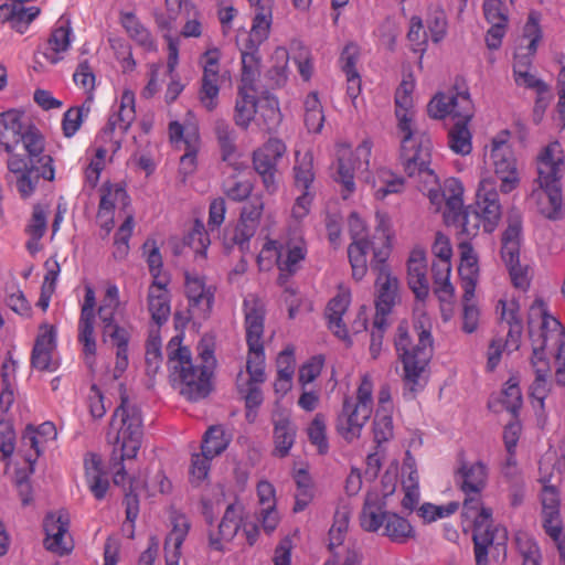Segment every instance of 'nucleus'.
<instances>
[{
	"label": "nucleus",
	"instance_id": "obj_51",
	"mask_svg": "<svg viewBox=\"0 0 565 565\" xmlns=\"http://www.w3.org/2000/svg\"><path fill=\"white\" fill-rule=\"evenodd\" d=\"M72 28L68 21H58L53 29L49 40V52L45 53L46 58L55 64L62 60L61 54L65 53L71 45Z\"/></svg>",
	"mask_w": 565,
	"mask_h": 565
},
{
	"label": "nucleus",
	"instance_id": "obj_35",
	"mask_svg": "<svg viewBox=\"0 0 565 565\" xmlns=\"http://www.w3.org/2000/svg\"><path fill=\"white\" fill-rule=\"evenodd\" d=\"M414 82L403 79L395 93V116L398 132L416 129L414 122L415 109L413 102Z\"/></svg>",
	"mask_w": 565,
	"mask_h": 565
},
{
	"label": "nucleus",
	"instance_id": "obj_59",
	"mask_svg": "<svg viewBox=\"0 0 565 565\" xmlns=\"http://www.w3.org/2000/svg\"><path fill=\"white\" fill-rule=\"evenodd\" d=\"M351 510L348 505L339 507L334 512L333 523L329 530V548L340 546L347 535L350 523Z\"/></svg>",
	"mask_w": 565,
	"mask_h": 565
},
{
	"label": "nucleus",
	"instance_id": "obj_39",
	"mask_svg": "<svg viewBox=\"0 0 565 565\" xmlns=\"http://www.w3.org/2000/svg\"><path fill=\"white\" fill-rule=\"evenodd\" d=\"M190 522L185 515L178 514L172 519V530L164 542L166 565H179L181 546L189 533Z\"/></svg>",
	"mask_w": 565,
	"mask_h": 565
},
{
	"label": "nucleus",
	"instance_id": "obj_19",
	"mask_svg": "<svg viewBox=\"0 0 565 565\" xmlns=\"http://www.w3.org/2000/svg\"><path fill=\"white\" fill-rule=\"evenodd\" d=\"M349 233L352 243L348 247V257L352 268V276L355 280H361L367 271L366 255L369 249L373 248V242L367 239L366 226L364 221L352 212L348 218Z\"/></svg>",
	"mask_w": 565,
	"mask_h": 565
},
{
	"label": "nucleus",
	"instance_id": "obj_62",
	"mask_svg": "<svg viewBox=\"0 0 565 565\" xmlns=\"http://www.w3.org/2000/svg\"><path fill=\"white\" fill-rule=\"evenodd\" d=\"M228 443L222 426H211L203 436L201 450L215 458L227 448Z\"/></svg>",
	"mask_w": 565,
	"mask_h": 565
},
{
	"label": "nucleus",
	"instance_id": "obj_3",
	"mask_svg": "<svg viewBox=\"0 0 565 565\" xmlns=\"http://www.w3.org/2000/svg\"><path fill=\"white\" fill-rule=\"evenodd\" d=\"M564 153L558 141L550 142L537 156V184L532 196L536 199L539 212L551 221L562 220L565 204L562 190V166Z\"/></svg>",
	"mask_w": 565,
	"mask_h": 565
},
{
	"label": "nucleus",
	"instance_id": "obj_30",
	"mask_svg": "<svg viewBox=\"0 0 565 565\" xmlns=\"http://www.w3.org/2000/svg\"><path fill=\"white\" fill-rule=\"evenodd\" d=\"M407 282L417 299L424 300L429 294L427 259L423 248H414L407 260Z\"/></svg>",
	"mask_w": 565,
	"mask_h": 565
},
{
	"label": "nucleus",
	"instance_id": "obj_43",
	"mask_svg": "<svg viewBox=\"0 0 565 565\" xmlns=\"http://www.w3.org/2000/svg\"><path fill=\"white\" fill-rule=\"evenodd\" d=\"M256 13L253 20L252 29L244 43L260 44L267 40L271 25V0H260L257 4H250Z\"/></svg>",
	"mask_w": 565,
	"mask_h": 565
},
{
	"label": "nucleus",
	"instance_id": "obj_22",
	"mask_svg": "<svg viewBox=\"0 0 565 565\" xmlns=\"http://www.w3.org/2000/svg\"><path fill=\"white\" fill-rule=\"evenodd\" d=\"M307 254V243L302 236H292L280 243L277 255V268L279 270L277 280L279 285H285L289 278L300 270Z\"/></svg>",
	"mask_w": 565,
	"mask_h": 565
},
{
	"label": "nucleus",
	"instance_id": "obj_57",
	"mask_svg": "<svg viewBox=\"0 0 565 565\" xmlns=\"http://www.w3.org/2000/svg\"><path fill=\"white\" fill-rule=\"evenodd\" d=\"M296 492H295V512L303 511L315 497L313 483L310 475L303 470H298L295 476Z\"/></svg>",
	"mask_w": 565,
	"mask_h": 565
},
{
	"label": "nucleus",
	"instance_id": "obj_34",
	"mask_svg": "<svg viewBox=\"0 0 565 565\" xmlns=\"http://www.w3.org/2000/svg\"><path fill=\"white\" fill-rule=\"evenodd\" d=\"M266 363H263L260 374L254 373V369L248 367L246 363V375L239 372L236 380V385L239 394L245 401L246 408H258L263 403V392L260 385L266 380L265 373Z\"/></svg>",
	"mask_w": 565,
	"mask_h": 565
},
{
	"label": "nucleus",
	"instance_id": "obj_58",
	"mask_svg": "<svg viewBox=\"0 0 565 565\" xmlns=\"http://www.w3.org/2000/svg\"><path fill=\"white\" fill-rule=\"evenodd\" d=\"M295 185L301 191H309L313 180V157L310 152L296 153V163L294 166Z\"/></svg>",
	"mask_w": 565,
	"mask_h": 565
},
{
	"label": "nucleus",
	"instance_id": "obj_48",
	"mask_svg": "<svg viewBox=\"0 0 565 565\" xmlns=\"http://www.w3.org/2000/svg\"><path fill=\"white\" fill-rule=\"evenodd\" d=\"M117 204H121L124 207L129 204V195L126 190L119 184H103L97 217L99 220L109 218L114 215Z\"/></svg>",
	"mask_w": 565,
	"mask_h": 565
},
{
	"label": "nucleus",
	"instance_id": "obj_26",
	"mask_svg": "<svg viewBox=\"0 0 565 565\" xmlns=\"http://www.w3.org/2000/svg\"><path fill=\"white\" fill-rule=\"evenodd\" d=\"M395 486L386 490L383 495L369 491L365 495L362 510L359 515V523L363 531L380 534L387 513L385 497L393 493Z\"/></svg>",
	"mask_w": 565,
	"mask_h": 565
},
{
	"label": "nucleus",
	"instance_id": "obj_61",
	"mask_svg": "<svg viewBox=\"0 0 565 565\" xmlns=\"http://www.w3.org/2000/svg\"><path fill=\"white\" fill-rule=\"evenodd\" d=\"M469 122H455L448 132L449 148L457 154L466 156L472 150L471 132L468 129Z\"/></svg>",
	"mask_w": 565,
	"mask_h": 565
},
{
	"label": "nucleus",
	"instance_id": "obj_11",
	"mask_svg": "<svg viewBox=\"0 0 565 565\" xmlns=\"http://www.w3.org/2000/svg\"><path fill=\"white\" fill-rule=\"evenodd\" d=\"M390 256L387 246L374 249V256L371 260V269L376 271L375 289V317L374 324L380 328L387 324L386 317L391 313L398 297V280L392 276L386 259Z\"/></svg>",
	"mask_w": 565,
	"mask_h": 565
},
{
	"label": "nucleus",
	"instance_id": "obj_6",
	"mask_svg": "<svg viewBox=\"0 0 565 565\" xmlns=\"http://www.w3.org/2000/svg\"><path fill=\"white\" fill-rule=\"evenodd\" d=\"M502 215L497 183L491 177L482 178L479 182L473 206H469L457 222L461 232L468 237L476 236L482 226L486 233H492Z\"/></svg>",
	"mask_w": 565,
	"mask_h": 565
},
{
	"label": "nucleus",
	"instance_id": "obj_21",
	"mask_svg": "<svg viewBox=\"0 0 565 565\" xmlns=\"http://www.w3.org/2000/svg\"><path fill=\"white\" fill-rule=\"evenodd\" d=\"M490 163L493 167L494 173L501 180L502 192L509 193L519 185L520 179L516 160L507 140L497 138L492 140Z\"/></svg>",
	"mask_w": 565,
	"mask_h": 565
},
{
	"label": "nucleus",
	"instance_id": "obj_8",
	"mask_svg": "<svg viewBox=\"0 0 565 565\" xmlns=\"http://www.w3.org/2000/svg\"><path fill=\"white\" fill-rule=\"evenodd\" d=\"M489 469L481 461H468L461 458L455 471V481L463 493L462 515L477 518L483 510H492L483 505L482 492L488 486Z\"/></svg>",
	"mask_w": 565,
	"mask_h": 565
},
{
	"label": "nucleus",
	"instance_id": "obj_12",
	"mask_svg": "<svg viewBox=\"0 0 565 565\" xmlns=\"http://www.w3.org/2000/svg\"><path fill=\"white\" fill-rule=\"evenodd\" d=\"M427 113L434 119L451 117L456 122H469L475 107L467 89L452 87L437 93L427 105Z\"/></svg>",
	"mask_w": 565,
	"mask_h": 565
},
{
	"label": "nucleus",
	"instance_id": "obj_29",
	"mask_svg": "<svg viewBox=\"0 0 565 565\" xmlns=\"http://www.w3.org/2000/svg\"><path fill=\"white\" fill-rule=\"evenodd\" d=\"M185 295L193 313L205 317L212 309L215 287L203 276L185 273Z\"/></svg>",
	"mask_w": 565,
	"mask_h": 565
},
{
	"label": "nucleus",
	"instance_id": "obj_37",
	"mask_svg": "<svg viewBox=\"0 0 565 565\" xmlns=\"http://www.w3.org/2000/svg\"><path fill=\"white\" fill-rule=\"evenodd\" d=\"M169 280L152 281L148 288V310L152 320L158 324H163L170 316V292L168 290Z\"/></svg>",
	"mask_w": 565,
	"mask_h": 565
},
{
	"label": "nucleus",
	"instance_id": "obj_60",
	"mask_svg": "<svg viewBox=\"0 0 565 565\" xmlns=\"http://www.w3.org/2000/svg\"><path fill=\"white\" fill-rule=\"evenodd\" d=\"M515 545L523 562L522 565H541V551L535 540L524 531L515 533Z\"/></svg>",
	"mask_w": 565,
	"mask_h": 565
},
{
	"label": "nucleus",
	"instance_id": "obj_20",
	"mask_svg": "<svg viewBox=\"0 0 565 565\" xmlns=\"http://www.w3.org/2000/svg\"><path fill=\"white\" fill-rule=\"evenodd\" d=\"M56 349V327L49 323L40 324L31 352V366L41 372H55L60 367Z\"/></svg>",
	"mask_w": 565,
	"mask_h": 565
},
{
	"label": "nucleus",
	"instance_id": "obj_1",
	"mask_svg": "<svg viewBox=\"0 0 565 565\" xmlns=\"http://www.w3.org/2000/svg\"><path fill=\"white\" fill-rule=\"evenodd\" d=\"M0 150L8 154L7 181L13 175L22 199L33 195L40 178L55 179L54 160L44 152L45 138L24 111L9 109L0 114Z\"/></svg>",
	"mask_w": 565,
	"mask_h": 565
},
{
	"label": "nucleus",
	"instance_id": "obj_56",
	"mask_svg": "<svg viewBox=\"0 0 565 565\" xmlns=\"http://www.w3.org/2000/svg\"><path fill=\"white\" fill-rule=\"evenodd\" d=\"M92 103L93 96H88L81 106L72 107L64 113L62 130L65 137L71 138L79 130L84 119L90 113Z\"/></svg>",
	"mask_w": 565,
	"mask_h": 565
},
{
	"label": "nucleus",
	"instance_id": "obj_28",
	"mask_svg": "<svg viewBox=\"0 0 565 565\" xmlns=\"http://www.w3.org/2000/svg\"><path fill=\"white\" fill-rule=\"evenodd\" d=\"M541 39L542 31L540 28V14L532 11L530 12L527 21L523 28L522 42H526V44H521L514 54L513 73L519 72L520 65H523L522 71L532 70L533 57L536 53Z\"/></svg>",
	"mask_w": 565,
	"mask_h": 565
},
{
	"label": "nucleus",
	"instance_id": "obj_13",
	"mask_svg": "<svg viewBox=\"0 0 565 565\" xmlns=\"http://www.w3.org/2000/svg\"><path fill=\"white\" fill-rule=\"evenodd\" d=\"M529 332L532 344L541 347H557L565 343V330L562 323L548 315L542 300H536L529 313Z\"/></svg>",
	"mask_w": 565,
	"mask_h": 565
},
{
	"label": "nucleus",
	"instance_id": "obj_32",
	"mask_svg": "<svg viewBox=\"0 0 565 565\" xmlns=\"http://www.w3.org/2000/svg\"><path fill=\"white\" fill-rule=\"evenodd\" d=\"M460 264L458 273L461 280V288L465 298H475L476 286L479 278V265L477 254L470 243L459 244Z\"/></svg>",
	"mask_w": 565,
	"mask_h": 565
},
{
	"label": "nucleus",
	"instance_id": "obj_52",
	"mask_svg": "<svg viewBox=\"0 0 565 565\" xmlns=\"http://www.w3.org/2000/svg\"><path fill=\"white\" fill-rule=\"evenodd\" d=\"M296 437V428L287 416L279 415L274 419L275 454L286 457L291 449Z\"/></svg>",
	"mask_w": 565,
	"mask_h": 565
},
{
	"label": "nucleus",
	"instance_id": "obj_54",
	"mask_svg": "<svg viewBox=\"0 0 565 565\" xmlns=\"http://www.w3.org/2000/svg\"><path fill=\"white\" fill-rule=\"evenodd\" d=\"M305 125L309 132L318 134L324 124V113L317 92H310L305 100Z\"/></svg>",
	"mask_w": 565,
	"mask_h": 565
},
{
	"label": "nucleus",
	"instance_id": "obj_55",
	"mask_svg": "<svg viewBox=\"0 0 565 565\" xmlns=\"http://www.w3.org/2000/svg\"><path fill=\"white\" fill-rule=\"evenodd\" d=\"M120 305L119 288L115 284H108L102 302L97 308L102 327L117 321L116 313Z\"/></svg>",
	"mask_w": 565,
	"mask_h": 565
},
{
	"label": "nucleus",
	"instance_id": "obj_53",
	"mask_svg": "<svg viewBox=\"0 0 565 565\" xmlns=\"http://www.w3.org/2000/svg\"><path fill=\"white\" fill-rule=\"evenodd\" d=\"M521 223L510 222L502 234L501 257L507 266L520 262Z\"/></svg>",
	"mask_w": 565,
	"mask_h": 565
},
{
	"label": "nucleus",
	"instance_id": "obj_24",
	"mask_svg": "<svg viewBox=\"0 0 565 565\" xmlns=\"http://www.w3.org/2000/svg\"><path fill=\"white\" fill-rule=\"evenodd\" d=\"M169 138L172 143L180 147L184 145V153L180 158V173L188 177L196 170V154L200 145V136L195 128L184 132V127L179 121L169 124Z\"/></svg>",
	"mask_w": 565,
	"mask_h": 565
},
{
	"label": "nucleus",
	"instance_id": "obj_17",
	"mask_svg": "<svg viewBox=\"0 0 565 565\" xmlns=\"http://www.w3.org/2000/svg\"><path fill=\"white\" fill-rule=\"evenodd\" d=\"M84 300L81 306V313L77 322V341L82 345V354L85 362L93 366L97 353V341L95 334V290L90 285H85Z\"/></svg>",
	"mask_w": 565,
	"mask_h": 565
},
{
	"label": "nucleus",
	"instance_id": "obj_38",
	"mask_svg": "<svg viewBox=\"0 0 565 565\" xmlns=\"http://www.w3.org/2000/svg\"><path fill=\"white\" fill-rule=\"evenodd\" d=\"M500 311L501 323L508 327L507 345L512 349H519V342L522 333V320L519 315V303L515 299H500L497 306Z\"/></svg>",
	"mask_w": 565,
	"mask_h": 565
},
{
	"label": "nucleus",
	"instance_id": "obj_49",
	"mask_svg": "<svg viewBox=\"0 0 565 565\" xmlns=\"http://www.w3.org/2000/svg\"><path fill=\"white\" fill-rule=\"evenodd\" d=\"M242 60V86H253L259 75V46L237 41Z\"/></svg>",
	"mask_w": 565,
	"mask_h": 565
},
{
	"label": "nucleus",
	"instance_id": "obj_9",
	"mask_svg": "<svg viewBox=\"0 0 565 565\" xmlns=\"http://www.w3.org/2000/svg\"><path fill=\"white\" fill-rule=\"evenodd\" d=\"M401 135V162L408 177L436 183L437 175L430 168L433 143L428 135L417 129Z\"/></svg>",
	"mask_w": 565,
	"mask_h": 565
},
{
	"label": "nucleus",
	"instance_id": "obj_47",
	"mask_svg": "<svg viewBox=\"0 0 565 565\" xmlns=\"http://www.w3.org/2000/svg\"><path fill=\"white\" fill-rule=\"evenodd\" d=\"M431 275L434 294L441 302H450L455 296V287L450 282L451 262L433 260Z\"/></svg>",
	"mask_w": 565,
	"mask_h": 565
},
{
	"label": "nucleus",
	"instance_id": "obj_18",
	"mask_svg": "<svg viewBox=\"0 0 565 565\" xmlns=\"http://www.w3.org/2000/svg\"><path fill=\"white\" fill-rule=\"evenodd\" d=\"M286 152L285 143L277 138H269L253 152V166L260 175L265 190L273 194L278 190L277 164Z\"/></svg>",
	"mask_w": 565,
	"mask_h": 565
},
{
	"label": "nucleus",
	"instance_id": "obj_15",
	"mask_svg": "<svg viewBox=\"0 0 565 565\" xmlns=\"http://www.w3.org/2000/svg\"><path fill=\"white\" fill-rule=\"evenodd\" d=\"M338 167L335 180L342 185V196L348 199L355 191L354 172L363 164L369 167L371 142L364 140L354 151L348 145H341L337 150Z\"/></svg>",
	"mask_w": 565,
	"mask_h": 565
},
{
	"label": "nucleus",
	"instance_id": "obj_10",
	"mask_svg": "<svg viewBox=\"0 0 565 565\" xmlns=\"http://www.w3.org/2000/svg\"><path fill=\"white\" fill-rule=\"evenodd\" d=\"M245 341L247 345L246 363L254 373L260 374L259 366L266 363L265 319L266 308L260 299L249 295L243 301Z\"/></svg>",
	"mask_w": 565,
	"mask_h": 565
},
{
	"label": "nucleus",
	"instance_id": "obj_50",
	"mask_svg": "<svg viewBox=\"0 0 565 565\" xmlns=\"http://www.w3.org/2000/svg\"><path fill=\"white\" fill-rule=\"evenodd\" d=\"M373 194L376 200H384L390 194H397L404 191V178L388 169H379L373 178Z\"/></svg>",
	"mask_w": 565,
	"mask_h": 565
},
{
	"label": "nucleus",
	"instance_id": "obj_64",
	"mask_svg": "<svg viewBox=\"0 0 565 565\" xmlns=\"http://www.w3.org/2000/svg\"><path fill=\"white\" fill-rule=\"evenodd\" d=\"M257 115L266 130L276 128L281 120L278 100L269 96L259 99Z\"/></svg>",
	"mask_w": 565,
	"mask_h": 565
},
{
	"label": "nucleus",
	"instance_id": "obj_45",
	"mask_svg": "<svg viewBox=\"0 0 565 565\" xmlns=\"http://www.w3.org/2000/svg\"><path fill=\"white\" fill-rule=\"evenodd\" d=\"M0 11H6L4 19L10 23L11 29L20 34H24L41 13L39 7H23L14 0L11 6H0Z\"/></svg>",
	"mask_w": 565,
	"mask_h": 565
},
{
	"label": "nucleus",
	"instance_id": "obj_36",
	"mask_svg": "<svg viewBox=\"0 0 565 565\" xmlns=\"http://www.w3.org/2000/svg\"><path fill=\"white\" fill-rule=\"evenodd\" d=\"M350 303V289L344 286H339L337 295L329 301L326 311L329 329L341 340L348 339L349 335L345 323L343 322V316Z\"/></svg>",
	"mask_w": 565,
	"mask_h": 565
},
{
	"label": "nucleus",
	"instance_id": "obj_44",
	"mask_svg": "<svg viewBox=\"0 0 565 565\" xmlns=\"http://www.w3.org/2000/svg\"><path fill=\"white\" fill-rule=\"evenodd\" d=\"M85 479L95 499L103 500L109 489V481L103 469L100 458L95 454L85 458Z\"/></svg>",
	"mask_w": 565,
	"mask_h": 565
},
{
	"label": "nucleus",
	"instance_id": "obj_25",
	"mask_svg": "<svg viewBox=\"0 0 565 565\" xmlns=\"http://www.w3.org/2000/svg\"><path fill=\"white\" fill-rule=\"evenodd\" d=\"M136 119V96L131 89H124L114 111L103 129V137L124 136Z\"/></svg>",
	"mask_w": 565,
	"mask_h": 565
},
{
	"label": "nucleus",
	"instance_id": "obj_4",
	"mask_svg": "<svg viewBox=\"0 0 565 565\" xmlns=\"http://www.w3.org/2000/svg\"><path fill=\"white\" fill-rule=\"evenodd\" d=\"M143 425L140 408L130 402L125 392L120 394V404L116 407L109 424L108 438L115 444L114 459L117 465L137 456L141 447Z\"/></svg>",
	"mask_w": 565,
	"mask_h": 565
},
{
	"label": "nucleus",
	"instance_id": "obj_2",
	"mask_svg": "<svg viewBox=\"0 0 565 565\" xmlns=\"http://www.w3.org/2000/svg\"><path fill=\"white\" fill-rule=\"evenodd\" d=\"M180 335L173 337L168 345V367L170 376L180 385V393L189 401H199L211 392V377L215 360L213 351L204 348L200 351L201 363H194L191 351L181 344Z\"/></svg>",
	"mask_w": 565,
	"mask_h": 565
},
{
	"label": "nucleus",
	"instance_id": "obj_46",
	"mask_svg": "<svg viewBox=\"0 0 565 565\" xmlns=\"http://www.w3.org/2000/svg\"><path fill=\"white\" fill-rule=\"evenodd\" d=\"M258 108V100L256 98L255 89L253 86H241L235 104L234 120L235 124L247 129L250 121L256 117Z\"/></svg>",
	"mask_w": 565,
	"mask_h": 565
},
{
	"label": "nucleus",
	"instance_id": "obj_42",
	"mask_svg": "<svg viewBox=\"0 0 565 565\" xmlns=\"http://www.w3.org/2000/svg\"><path fill=\"white\" fill-rule=\"evenodd\" d=\"M216 139L221 151L222 161L234 171H241L245 168L242 161V153L236 147V136L233 130L225 124H218L215 129Z\"/></svg>",
	"mask_w": 565,
	"mask_h": 565
},
{
	"label": "nucleus",
	"instance_id": "obj_16",
	"mask_svg": "<svg viewBox=\"0 0 565 565\" xmlns=\"http://www.w3.org/2000/svg\"><path fill=\"white\" fill-rule=\"evenodd\" d=\"M221 58V51L217 47H212L206 50L199 60L202 67L199 98L202 106L209 111L214 110L218 104L220 86L223 82Z\"/></svg>",
	"mask_w": 565,
	"mask_h": 565
},
{
	"label": "nucleus",
	"instance_id": "obj_31",
	"mask_svg": "<svg viewBox=\"0 0 565 565\" xmlns=\"http://www.w3.org/2000/svg\"><path fill=\"white\" fill-rule=\"evenodd\" d=\"M243 507L238 503L227 505L218 524L217 533L210 534V546L215 551H223L224 543L231 542L242 526Z\"/></svg>",
	"mask_w": 565,
	"mask_h": 565
},
{
	"label": "nucleus",
	"instance_id": "obj_41",
	"mask_svg": "<svg viewBox=\"0 0 565 565\" xmlns=\"http://www.w3.org/2000/svg\"><path fill=\"white\" fill-rule=\"evenodd\" d=\"M380 535L387 537L392 543L406 544L416 537V530L408 519L390 511Z\"/></svg>",
	"mask_w": 565,
	"mask_h": 565
},
{
	"label": "nucleus",
	"instance_id": "obj_33",
	"mask_svg": "<svg viewBox=\"0 0 565 565\" xmlns=\"http://www.w3.org/2000/svg\"><path fill=\"white\" fill-rule=\"evenodd\" d=\"M56 427L52 422H45L36 428L28 426L22 436V446L29 448L32 452L25 455V460L30 467L42 454L44 446L56 438Z\"/></svg>",
	"mask_w": 565,
	"mask_h": 565
},
{
	"label": "nucleus",
	"instance_id": "obj_5",
	"mask_svg": "<svg viewBox=\"0 0 565 565\" xmlns=\"http://www.w3.org/2000/svg\"><path fill=\"white\" fill-rule=\"evenodd\" d=\"M395 348L404 366V382L412 393L417 391L420 374L426 369L433 352V340L427 330H415L409 334L407 327L399 324Z\"/></svg>",
	"mask_w": 565,
	"mask_h": 565
},
{
	"label": "nucleus",
	"instance_id": "obj_7",
	"mask_svg": "<svg viewBox=\"0 0 565 565\" xmlns=\"http://www.w3.org/2000/svg\"><path fill=\"white\" fill-rule=\"evenodd\" d=\"M374 382L371 374L361 376L355 397H345L337 418V430L348 441L360 437L365 424L372 416Z\"/></svg>",
	"mask_w": 565,
	"mask_h": 565
},
{
	"label": "nucleus",
	"instance_id": "obj_40",
	"mask_svg": "<svg viewBox=\"0 0 565 565\" xmlns=\"http://www.w3.org/2000/svg\"><path fill=\"white\" fill-rule=\"evenodd\" d=\"M119 21L127 35L145 52L157 51V42L149 29L134 12H121Z\"/></svg>",
	"mask_w": 565,
	"mask_h": 565
},
{
	"label": "nucleus",
	"instance_id": "obj_23",
	"mask_svg": "<svg viewBox=\"0 0 565 565\" xmlns=\"http://www.w3.org/2000/svg\"><path fill=\"white\" fill-rule=\"evenodd\" d=\"M44 546L47 551L57 555L68 554L73 548L72 539L68 534L70 515L66 511L49 513L44 519Z\"/></svg>",
	"mask_w": 565,
	"mask_h": 565
},
{
	"label": "nucleus",
	"instance_id": "obj_27",
	"mask_svg": "<svg viewBox=\"0 0 565 565\" xmlns=\"http://www.w3.org/2000/svg\"><path fill=\"white\" fill-rule=\"evenodd\" d=\"M104 342H109L116 349L115 377H119L129 364L128 345L132 334L130 323L118 321L102 327Z\"/></svg>",
	"mask_w": 565,
	"mask_h": 565
},
{
	"label": "nucleus",
	"instance_id": "obj_63",
	"mask_svg": "<svg viewBox=\"0 0 565 565\" xmlns=\"http://www.w3.org/2000/svg\"><path fill=\"white\" fill-rule=\"evenodd\" d=\"M222 189L227 199L234 202H243L250 196L254 185L249 180L233 174L223 181Z\"/></svg>",
	"mask_w": 565,
	"mask_h": 565
},
{
	"label": "nucleus",
	"instance_id": "obj_14",
	"mask_svg": "<svg viewBox=\"0 0 565 565\" xmlns=\"http://www.w3.org/2000/svg\"><path fill=\"white\" fill-rule=\"evenodd\" d=\"M492 510H483L477 518H467L473 523L472 540L476 565H488L489 547L505 545V527L493 525Z\"/></svg>",
	"mask_w": 565,
	"mask_h": 565
}]
</instances>
